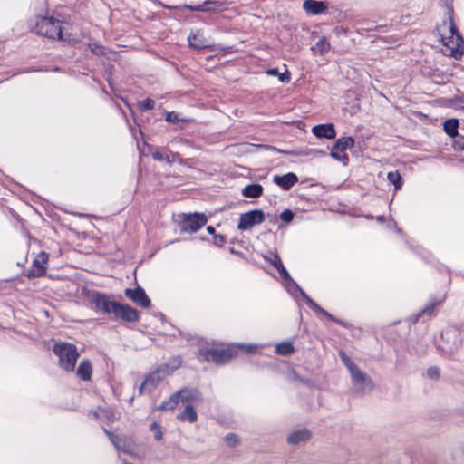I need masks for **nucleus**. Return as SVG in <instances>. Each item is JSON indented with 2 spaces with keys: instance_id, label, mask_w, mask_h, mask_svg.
Instances as JSON below:
<instances>
[{
  "instance_id": "f257e3e1",
  "label": "nucleus",
  "mask_w": 464,
  "mask_h": 464,
  "mask_svg": "<svg viewBox=\"0 0 464 464\" xmlns=\"http://www.w3.org/2000/svg\"><path fill=\"white\" fill-rule=\"evenodd\" d=\"M199 401L200 394L197 391L181 390L172 394L168 401H163L159 406V409L162 411L173 410L179 402H181L185 409L177 416V418L181 421L194 423L198 420L194 405H196Z\"/></svg>"
},
{
  "instance_id": "f03ea898",
  "label": "nucleus",
  "mask_w": 464,
  "mask_h": 464,
  "mask_svg": "<svg viewBox=\"0 0 464 464\" xmlns=\"http://www.w3.org/2000/svg\"><path fill=\"white\" fill-rule=\"evenodd\" d=\"M277 271L280 274V276L286 280L287 282H292L293 285L298 290L301 294V295L305 299L307 305L313 309L316 313L322 314L324 316H325L327 319H329L332 322H334L342 326L346 327V324L343 321L335 318L334 315L329 314L327 311L323 309L320 305H318L295 282V280L290 276L289 273L285 269V266L283 265L281 260H277Z\"/></svg>"
},
{
  "instance_id": "7ed1b4c3",
  "label": "nucleus",
  "mask_w": 464,
  "mask_h": 464,
  "mask_svg": "<svg viewBox=\"0 0 464 464\" xmlns=\"http://www.w3.org/2000/svg\"><path fill=\"white\" fill-rule=\"evenodd\" d=\"M53 352L59 357V365L66 372H72L75 368L79 353L74 344L59 343L54 344Z\"/></svg>"
},
{
  "instance_id": "20e7f679",
  "label": "nucleus",
  "mask_w": 464,
  "mask_h": 464,
  "mask_svg": "<svg viewBox=\"0 0 464 464\" xmlns=\"http://www.w3.org/2000/svg\"><path fill=\"white\" fill-rule=\"evenodd\" d=\"M37 34L51 38L62 39L63 30L62 22L49 16H38L34 27Z\"/></svg>"
},
{
  "instance_id": "39448f33",
  "label": "nucleus",
  "mask_w": 464,
  "mask_h": 464,
  "mask_svg": "<svg viewBox=\"0 0 464 464\" xmlns=\"http://www.w3.org/2000/svg\"><path fill=\"white\" fill-rule=\"evenodd\" d=\"M202 355L208 362L218 365L226 364L237 356V348L236 344H230L221 349H208L202 353Z\"/></svg>"
},
{
  "instance_id": "423d86ee",
  "label": "nucleus",
  "mask_w": 464,
  "mask_h": 464,
  "mask_svg": "<svg viewBox=\"0 0 464 464\" xmlns=\"http://www.w3.org/2000/svg\"><path fill=\"white\" fill-rule=\"evenodd\" d=\"M449 28L450 36L448 37V41L444 44L451 50V56L459 59L464 53V39L455 26L451 16L449 17Z\"/></svg>"
},
{
  "instance_id": "0eeeda50",
  "label": "nucleus",
  "mask_w": 464,
  "mask_h": 464,
  "mask_svg": "<svg viewBox=\"0 0 464 464\" xmlns=\"http://www.w3.org/2000/svg\"><path fill=\"white\" fill-rule=\"evenodd\" d=\"M89 302L91 308L97 313L109 314L112 313L116 302L111 301L110 298L98 291H92L89 294Z\"/></svg>"
},
{
  "instance_id": "6e6552de",
  "label": "nucleus",
  "mask_w": 464,
  "mask_h": 464,
  "mask_svg": "<svg viewBox=\"0 0 464 464\" xmlns=\"http://www.w3.org/2000/svg\"><path fill=\"white\" fill-rule=\"evenodd\" d=\"M354 146V139L353 137H342L338 139L331 149L330 156L342 162L343 166L349 164V156L345 152L346 150Z\"/></svg>"
},
{
  "instance_id": "1a4fd4ad",
  "label": "nucleus",
  "mask_w": 464,
  "mask_h": 464,
  "mask_svg": "<svg viewBox=\"0 0 464 464\" xmlns=\"http://www.w3.org/2000/svg\"><path fill=\"white\" fill-rule=\"evenodd\" d=\"M208 219L203 213H193L186 215L180 222L182 232L195 233L206 225Z\"/></svg>"
},
{
  "instance_id": "9d476101",
  "label": "nucleus",
  "mask_w": 464,
  "mask_h": 464,
  "mask_svg": "<svg viewBox=\"0 0 464 464\" xmlns=\"http://www.w3.org/2000/svg\"><path fill=\"white\" fill-rule=\"evenodd\" d=\"M265 220V213L261 209H253L246 213H242L237 224V229L241 231L248 230L255 225L263 223Z\"/></svg>"
},
{
  "instance_id": "9b49d317",
  "label": "nucleus",
  "mask_w": 464,
  "mask_h": 464,
  "mask_svg": "<svg viewBox=\"0 0 464 464\" xmlns=\"http://www.w3.org/2000/svg\"><path fill=\"white\" fill-rule=\"evenodd\" d=\"M112 314L115 318H120L129 323H134L139 320V314L136 309L128 304H121L117 302L114 304Z\"/></svg>"
},
{
  "instance_id": "f8f14e48",
  "label": "nucleus",
  "mask_w": 464,
  "mask_h": 464,
  "mask_svg": "<svg viewBox=\"0 0 464 464\" xmlns=\"http://www.w3.org/2000/svg\"><path fill=\"white\" fill-rule=\"evenodd\" d=\"M48 259V254L45 252H41L33 261L31 268L28 269L26 274L27 277L35 278L44 275L46 270L45 265L47 264Z\"/></svg>"
},
{
  "instance_id": "ddd939ff",
  "label": "nucleus",
  "mask_w": 464,
  "mask_h": 464,
  "mask_svg": "<svg viewBox=\"0 0 464 464\" xmlns=\"http://www.w3.org/2000/svg\"><path fill=\"white\" fill-rule=\"evenodd\" d=\"M124 294L133 303L143 308H148L150 306V299L146 295L144 289L140 286H138L134 289L126 288Z\"/></svg>"
},
{
  "instance_id": "4468645a",
  "label": "nucleus",
  "mask_w": 464,
  "mask_h": 464,
  "mask_svg": "<svg viewBox=\"0 0 464 464\" xmlns=\"http://www.w3.org/2000/svg\"><path fill=\"white\" fill-rule=\"evenodd\" d=\"M180 365L181 359L179 357H175L170 359L168 362L160 365L153 374H156V377H165L172 374L175 370L180 367Z\"/></svg>"
},
{
  "instance_id": "2eb2a0df",
  "label": "nucleus",
  "mask_w": 464,
  "mask_h": 464,
  "mask_svg": "<svg viewBox=\"0 0 464 464\" xmlns=\"http://www.w3.org/2000/svg\"><path fill=\"white\" fill-rule=\"evenodd\" d=\"M269 150L273 151H276L278 153L285 154V155H291V156H312V157H317L321 155H324L325 152L320 150L316 149H302L297 150H285L281 149H277L276 147L269 146L267 147Z\"/></svg>"
},
{
  "instance_id": "dca6fc26",
  "label": "nucleus",
  "mask_w": 464,
  "mask_h": 464,
  "mask_svg": "<svg viewBox=\"0 0 464 464\" xmlns=\"http://www.w3.org/2000/svg\"><path fill=\"white\" fill-rule=\"evenodd\" d=\"M303 9L308 15H318L327 10V5L324 1L305 0L303 3Z\"/></svg>"
},
{
  "instance_id": "f3484780",
  "label": "nucleus",
  "mask_w": 464,
  "mask_h": 464,
  "mask_svg": "<svg viewBox=\"0 0 464 464\" xmlns=\"http://www.w3.org/2000/svg\"><path fill=\"white\" fill-rule=\"evenodd\" d=\"M313 134L317 138H324L327 140L334 139L336 131L333 123L318 124L313 127Z\"/></svg>"
},
{
  "instance_id": "a211bd4d",
  "label": "nucleus",
  "mask_w": 464,
  "mask_h": 464,
  "mask_svg": "<svg viewBox=\"0 0 464 464\" xmlns=\"http://www.w3.org/2000/svg\"><path fill=\"white\" fill-rule=\"evenodd\" d=\"M352 391L354 394L362 395L372 390V379H352Z\"/></svg>"
},
{
  "instance_id": "6ab92c4d",
  "label": "nucleus",
  "mask_w": 464,
  "mask_h": 464,
  "mask_svg": "<svg viewBox=\"0 0 464 464\" xmlns=\"http://www.w3.org/2000/svg\"><path fill=\"white\" fill-rule=\"evenodd\" d=\"M441 337L446 338L447 342H449L450 338L453 339L452 343H449L445 347V350H448L450 353H453L459 350L462 345V340L456 330H447L445 332H442Z\"/></svg>"
},
{
  "instance_id": "aec40b11",
  "label": "nucleus",
  "mask_w": 464,
  "mask_h": 464,
  "mask_svg": "<svg viewBox=\"0 0 464 464\" xmlns=\"http://www.w3.org/2000/svg\"><path fill=\"white\" fill-rule=\"evenodd\" d=\"M273 181L283 189L288 190L298 181V178L295 173L288 172L283 176H274Z\"/></svg>"
},
{
  "instance_id": "412c9836",
  "label": "nucleus",
  "mask_w": 464,
  "mask_h": 464,
  "mask_svg": "<svg viewBox=\"0 0 464 464\" xmlns=\"http://www.w3.org/2000/svg\"><path fill=\"white\" fill-rule=\"evenodd\" d=\"M310 431L306 429H301L293 431L289 434L287 438V441L289 444L297 445L299 443L304 442L310 439Z\"/></svg>"
},
{
  "instance_id": "4be33fe9",
  "label": "nucleus",
  "mask_w": 464,
  "mask_h": 464,
  "mask_svg": "<svg viewBox=\"0 0 464 464\" xmlns=\"http://www.w3.org/2000/svg\"><path fill=\"white\" fill-rule=\"evenodd\" d=\"M188 41L189 44V46L197 49L201 50L208 47V45L205 43V38L202 33L197 32L188 37Z\"/></svg>"
},
{
  "instance_id": "5701e85b",
  "label": "nucleus",
  "mask_w": 464,
  "mask_h": 464,
  "mask_svg": "<svg viewBox=\"0 0 464 464\" xmlns=\"http://www.w3.org/2000/svg\"><path fill=\"white\" fill-rule=\"evenodd\" d=\"M263 194V187L258 183L246 185L243 190L242 195L246 198H258Z\"/></svg>"
},
{
  "instance_id": "b1692460",
  "label": "nucleus",
  "mask_w": 464,
  "mask_h": 464,
  "mask_svg": "<svg viewBox=\"0 0 464 464\" xmlns=\"http://www.w3.org/2000/svg\"><path fill=\"white\" fill-rule=\"evenodd\" d=\"M92 374V365L89 359H83L81 361L77 368L78 377H91Z\"/></svg>"
},
{
  "instance_id": "393cba45",
  "label": "nucleus",
  "mask_w": 464,
  "mask_h": 464,
  "mask_svg": "<svg viewBox=\"0 0 464 464\" xmlns=\"http://www.w3.org/2000/svg\"><path fill=\"white\" fill-rule=\"evenodd\" d=\"M459 121L457 119H449L444 121L443 129L445 132L451 138H455L458 134Z\"/></svg>"
},
{
  "instance_id": "a878e982",
  "label": "nucleus",
  "mask_w": 464,
  "mask_h": 464,
  "mask_svg": "<svg viewBox=\"0 0 464 464\" xmlns=\"http://www.w3.org/2000/svg\"><path fill=\"white\" fill-rule=\"evenodd\" d=\"M340 355L345 366L350 370L352 377H365L344 353L342 352Z\"/></svg>"
},
{
  "instance_id": "bb28decb",
  "label": "nucleus",
  "mask_w": 464,
  "mask_h": 464,
  "mask_svg": "<svg viewBox=\"0 0 464 464\" xmlns=\"http://www.w3.org/2000/svg\"><path fill=\"white\" fill-rule=\"evenodd\" d=\"M295 352V347L290 342H283L276 346V353L280 355H289Z\"/></svg>"
},
{
  "instance_id": "cd10ccee",
  "label": "nucleus",
  "mask_w": 464,
  "mask_h": 464,
  "mask_svg": "<svg viewBox=\"0 0 464 464\" xmlns=\"http://www.w3.org/2000/svg\"><path fill=\"white\" fill-rule=\"evenodd\" d=\"M266 73L271 76H278V79L281 82L287 83L291 80V75L288 70H285V72H279L277 68H270L266 71Z\"/></svg>"
},
{
  "instance_id": "c85d7f7f",
  "label": "nucleus",
  "mask_w": 464,
  "mask_h": 464,
  "mask_svg": "<svg viewBox=\"0 0 464 464\" xmlns=\"http://www.w3.org/2000/svg\"><path fill=\"white\" fill-rule=\"evenodd\" d=\"M387 179L390 183L394 185L395 189L401 188L402 182L401 177L398 171H391L387 174Z\"/></svg>"
},
{
  "instance_id": "c756f323",
  "label": "nucleus",
  "mask_w": 464,
  "mask_h": 464,
  "mask_svg": "<svg viewBox=\"0 0 464 464\" xmlns=\"http://www.w3.org/2000/svg\"><path fill=\"white\" fill-rule=\"evenodd\" d=\"M202 8H204L203 12H215L218 8H221L223 6V3L220 1H205L201 4Z\"/></svg>"
},
{
  "instance_id": "7c9ffc66",
  "label": "nucleus",
  "mask_w": 464,
  "mask_h": 464,
  "mask_svg": "<svg viewBox=\"0 0 464 464\" xmlns=\"http://www.w3.org/2000/svg\"><path fill=\"white\" fill-rule=\"evenodd\" d=\"M103 430L116 450H121L125 453L128 452V450L123 449V447L121 445V439L119 437L113 435V433H111V431H109L106 429H104Z\"/></svg>"
},
{
  "instance_id": "2f4dec72",
  "label": "nucleus",
  "mask_w": 464,
  "mask_h": 464,
  "mask_svg": "<svg viewBox=\"0 0 464 464\" xmlns=\"http://www.w3.org/2000/svg\"><path fill=\"white\" fill-rule=\"evenodd\" d=\"M89 48L91 52L97 56H103L107 54V48L98 43H90Z\"/></svg>"
},
{
  "instance_id": "473e14b6",
  "label": "nucleus",
  "mask_w": 464,
  "mask_h": 464,
  "mask_svg": "<svg viewBox=\"0 0 464 464\" xmlns=\"http://www.w3.org/2000/svg\"><path fill=\"white\" fill-rule=\"evenodd\" d=\"M138 107L141 111L152 110L155 107V101L150 98L144 99L138 102Z\"/></svg>"
},
{
  "instance_id": "72a5a7b5",
  "label": "nucleus",
  "mask_w": 464,
  "mask_h": 464,
  "mask_svg": "<svg viewBox=\"0 0 464 464\" xmlns=\"http://www.w3.org/2000/svg\"><path fill=\"white\" fill-rule=\"evenodd\" d=\"M237 351L242 350L243 352L246 353H255L258 350V345L256 344H245V343H238L236 344Z\"/></svg>"
},
{
  "instance_id": "f704fd0d",
  "label": "nucleus",
  "mask_w": 464,
  "mask_h": 464,
  "mask_svg": "<svg viewBox=\"0 0 464 464\" xmlns=\"http://www.w3.org/2000/svg\"><path fill=\"white\" fill-rule=\"evenodd\" d=\"M169 9H179V10H181V9H188V10H191V11H198V12H203L204 8H202L201 5H185L183 6H168Z\"/></svg>"
},
{
  "instance_id": "c9c22d12",
  "label": "nucleus",
  "mask_w": 464,
  "mask_h": 464,
  "mask_svg": "<svg viewBox=\"0 0 464 464\" xmlns=\"http://www.w3.org/2000/svg\"><path fill=\"white\" fill-rule=\"evenodd\" d=\"M150 430L154 432V438L156 440H160L162 439V432L160 430V426L157 422H153L150 425Z\"/></svg>"
},
{
  "instance_id": "e433bc0d",
  "label": "nucleus",
  "mask_w": 464,
  "mask_h": 464,
  "mask_svg": "<svg viewBox=\"0 0 464 464\" xmlns=\"http://www.w3.org/2000/svg\"><path fill=\"white\" fill-rule=\"evenodd\" d=\"M444 300V297H442L440 300L439 301H430L426 306L425 308L423 309V313H426V314H431L434 310V308L436 307V305L440 304V303H442Z\"/></svg>"
},
{
  "instance_id": "4c0bfd02",
  "label": "nucleus",
  "mask_w": 464,
  "mask_h": 464,
  "mask_svg": "<svg viewBox=\"0 0 464 464\" xmlns=\"http://www.w3.org/2000/svg\"><path fill=\"white\" fill-rule=\"evenodd\" d=\"M280 218L286 222V223H289L293 220L294 218V213L292 210L290 209H285L283 212H281L280 214Z\"/></svg>"
},
{
  "instance_id": "58836bf2",
  "label": "nucleus",
  "mask_w": 464,
  "mask_h": 464,
  "mask_svg": "<svg viewBox=\"0 0 464 464\" xmlns=\"http://www.w3.org/2000/svg\"><path fill=\"white\" fill-rule=\"evenodd\" d=\"M265 259L269 262L276 268L277 267V260H281L279 256L276 253H272L269 256H266Z\"/></svg>"
},
{
  "instance_id": "ea45409f",
  "label": "nucleus",
  "mask_w": 464,
  "mask_h": 464,
  "mask_svg": "<svg viewBox=\"0 0 464 464\" xmlns=\"http://www.w3.org/2000/svg\"><path fill=\"white\" fill-rule=\"evenodd\" d=\"M440 374V371L437 366H430L427 370L428 377H439Z\"/></svg>"
},
{
  "instance_id": "a19ab883",
  "label": "nucleus",
  "mask_w": 464,
  "mask_h": 464,
  "mask_svg": "<svg viewBox=\"0 0 464 464\" xmlns=\"http://www.w3.org/2000/svg\"><path fill=\"white\" fill-rule=\"evenodd\" d=\"M213 239H214V244L218 246H222L226 242L225 237L220 234L214 235Z\"/></svg>"
},
{
  "instance_id": "79ce46f5",
  "label": "nucleus",
  "mask_w": 464,
  "mask_h": 464,
  "mask_svg": "<svg viewBox=\"0 0 464 464\" xmlns=\"http://www.w3.org/2000/svg\"><path fill=\"white\" fill-rule=\"evenodd\" d=\"M176 161L182 163V159L179 153H172L171 159L169 156H167V162L169 164H172L173 162H176Z\"/></svg>"
},
{
  "instance_id": "37998d69",
  "label": "nucleus",
  "mask_w": 464,
  "mask_h": 464,
  "mask_svg": "<svg viewBox=\"0 0 464 464\" xmlns=\"http://www.w3.org/2000/svg\"><path fill=\"white\" fill-rule=\"evenodd\" d=\"M165 120L169 122H177L179 121L178 114L174 111L167 112Z\"/></svg>"
},
{
  "instance_id": "c03bdc74",
  "label": "nucleus",
  "mask_w": 464,
  "mask_h": 464,
  "mask_svg": "<svg viewBox=\"0 0 464 464\" xmlns=\"http://www.w3.org/2000/svg\"><path fill=\"white\" fill-rule=\"evenodd\" d=\"M151 157L154 160H157V161H163V160L167 161V156H165L163 153H161L160 151L152 152Z\"/></svg>"
},
{
  "instance_id": "a18cd8bd",
  "label": "nucleus",
  "mask_w": 464,
  "mask_h": 464,
  "mask_svg": "<svg viewBox=\"0 0 464 464\" xmlns=\"http://www.w3.org/2000/svg\"><path fill=\"white\" fill-rule=\"evenodd\" d=\"M316 46L320 50L321 53L326 52L329 49V44L324 40H320L316 44Z\"/></svg>"
},
{
  "instance_id": "49530a36",
  "label": "nucleus",
  "mask_w": 464,
  "mask_h": 464,
  "mask_svg": "<svg viewBox=\"0 0 464 464\" xmlns=\"http://www.w3.org/2000/svg\"><path fill=\"white\" fill-rule=\"evenodd\" d=\"M226 442L230 446H235L237 444V437L234 434H228L225 437Z\"/></svg>"
},
{
  "instance_id": "de8ad7c7",
  "label": "nucleus",
  "mask_w": 464,
  "mask_h": 464,
  "mask_svg": "<svg viewBox=\"0 0 464 464\" xmlns=\"http://www.w3.org/2000/svg\"><path fill=\"white\" fill-rule=\"evenodd\" d=\"M150 379H145L143 383L141 384L140 388V393H143V390L145 389V387L147 386L148 384V382L150 381ZM152 381H154L155 379H151Z\"/></svg>"
},
{
  "instance_id": "09e8293b",
  "label": "nucleus",
  "mask_w": 464,
  "mask_h": 464,
  "mask_svg": "<svg viewBox=\"0 0 464 464\" xmlns=\"http://www.w3.org/2000/svg\"><path fill=\"white\" fill-rule=\"evenodd\" d=\"M207 230H208V232L209 234H211V235H213V236H214V235H216V234H215V228H214L213 227L208 226V227H207Z\"/></svg>"
},
{
  "instance_id": "8fccbe9b",
  "label": "nucleus",
  "mask_w": 464,
  "mask_h": 464,
  "mask_svg": "<svg viewBox=\"0 0 464 464\" xmlns=\"http://www.w3.org/2000/svg\"><path fill=\"white\" fill-rule=\"evenodd\" d=\"M287 286L290 288V287H293L295 289H296L294 285H293V283L292 282H287Z\"/></svg>"
},
{
  "instance_id": "3c124183",
  "label": "nucleus",
  "mask_w": 464,
  "mask_h": 464,
  "mask_svg": "<svg viewBox=\"0 0 464 464\" xmlns=\"http://www.w3.org/2000/svg\"><path fill=\"white\" fill-rule=\"evenodd\" d=\"M94 416H95V418H99V413H98V412H95V413H94Z\"/></svg>"
},
{
  "instance_id": "603ef678",
  "label": "nucleus",
  "mask_w": 464,
  "mask_h": 464,
  "mask_svg": "<svg viewBox=\"0 0 464 464\" xmlns=\"http://www.w3.org/2000/svg\"><path fill=\"white\" fill-rule=\"evenodd\" d=\"M122 463H123V464H130V463H129V462H128L127 460H125V459L122 461Z\"/></svg>"
}]
</instances>
